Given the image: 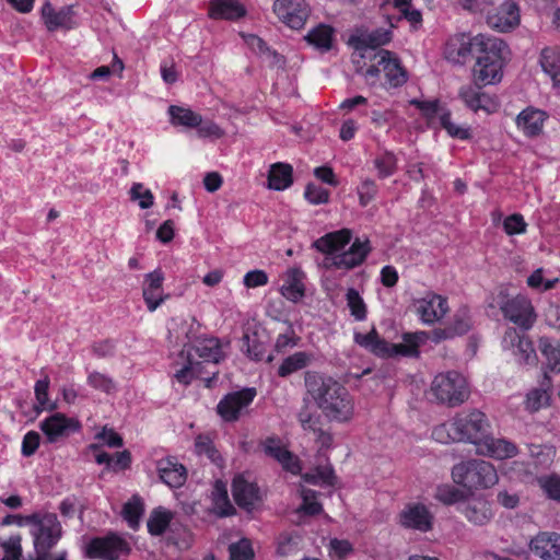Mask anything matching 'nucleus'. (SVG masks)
Masks as SVG:
<instances>
[{"label":"nucleus","instance_id":"79ce46f5","mask_svg":"<svg viewBox=\"0 0 560 560\" xmlns=\"http://www.w3.org/2000/svg\"><path fill=\"white\" fill-rule=\"evenodd\" d=\"M167 114L170 122L175 127L195 128L201 122V115L189 107L171 105Z\"/></svg>","mask_w":560,"mask_h":560},{"label":"nucleus","instance_id":"ea45409f","mask_svg":"<svg viewBox=\"0 0 560 560\" xmlns=\"http://www.w3.org/2000/svg\"><path fill=\"white\" fill-rule=\"evenodd\" d=\"M385 7L396 9L400 18L405 19L412 31H418L422 27V13L412 4V0H385Z\"/></svg>","mask_w":560,"mask_h":560},{"label":"nucleus","instance_id":"bb28decb","mask_svg":"<svg viewBox=\"0 0 560 560\" xmlns=\"http://www.w3.org/2000/svg\"><path fill=\"white\" fill-rule=\"evenodd\" d=\"M530 549L544 560H560V534L541 533L530 540Z\"/></svg>","mask_w":560,"mask_h":560},{"label":"nucleus","instance_id":"473e14b6","mask_svg":"<svg viewBox=\"0 0 560 560\" xmlns=\"http://www.w3.org/2000/svg\"><path fill=\"white\" fill-rule=\"evenodd\" d=\"M353 339L357 345L381 358H390V351L394 349L374 328L365 334L354 332Z\"/></svg>","mask_w":560,"mask_h":560},{"label":"nucleus","instance_id":"864d4df0","mask_svg":"<svg viewBox=\"0 0 560 560\" xmlns=\"http://www.w3.org/2000/svg\"><path fill=\"white\" fill-rule=\"evenodd\" d=\"M143 511L144 508L141 498L133 495L124 504L121 514L129 527L136 529L139 526Z\"/></svg>","mask_w":560,"mask_h":560},{"label":"nucleus","instance_id":"8fccbe9b","mask_svg":"<svg viewBox=\"0 0 560 560\" xmlns=\"http://www.w3.org/2000/svg\"><path fill=\"white\" fill-rule=\"evenodd\" d=\"M174 514L162 506L154 509L148 520L147 526L151 535H162L168 527Z\"/></svg>","mask_w":560,"mask_h":560},{"label":"nucleus","instance_id":"58836bf2","mask_svg":"<svg viewBox=\"0 0 560 560\" xmlns=\"http://www.w3.org/2000/svg\"><path fill=\"white\" fill-rule=\"evenodd\" d=\"M42 18L46 27L49 31H55L59 27H70L72 11L70 8H62L59 11H55L51 3L46 1L42 8Z\"/></svg>","mask_w":560,"mask_h":560},{"label":"nucleus","instance_id":"c03bdc74","mask_svg":"<svg viewBox=\"0 0 560 560\" xmlns=\"http://www.w3.org/2000/svg\"><path fill=\"white\" fill-rule=\"evenodd\" d=\"M49 377L45 375L43 378L38 380L35 383L34 386V394H35V410L37 413L42 411H52L58 408V405L56 401L51 400L49 398Z\"/></svg>","mask_w":560,"mask_h":560},{"label":"nucleus","instance_id":"09e8293b","mask_svg":"<svg viewBox=\"0 0 560 560\" xmlns=\"http://www.w3.org/2000/svg\"><path fill=\"white\" fill-rule=\"evenodd\" d=\"M332 36L334 30L331 26L319 24L307 33L305 39L308 44L320 50H328L332 44Z\"/></svg>","mask_w":560,"mask_h":560},{"label":"nucleus","instance_id":"3c124183","mask_svg":"<svg viewBox=\"0 0 560 560\" xmlns=\"http://www.w3.org/2000/svg\"><path fill=\"white\" fill-rule=\"evenodd\" d=\"M410 104L416 106L429 121H432L434 118H436L440 122L442 113L450 110L438 98L411 100Z\"/></svg>","mask_w":560,"mask_h":560},{"label":"nucleus","instance_id":"f03ea898","mask_svg":"<svg viewBox=\"0 0 560 560\" xmlns=\"http://www.w3.org/2000/svg\"><path fill=\"white\" fill-rule=\"evenodd\" d=\"M492 430L488 416L479 409L456 412L446 422L432 430V438L442 444L466 443L477 450L486 435Z\"/></svg>","mask_w":560,"mask_h":560},{"label":"nucleus","instance_id":"6e6552de","mask_svg":"<svg viewBox=\"0 0 560 560\" xmlns=\"http://www.w3.org/2000/svg\"><path fill=\"white\" fill-rule=\"evenodd\" d=\"M452 479L467 489H489L499 481L497 468L483 459H469L452 468Z\"/></svg>","mask_w":560,"mask_h":560},{"label":"nucleus","instance_id":"338daca9","mask_svg":"<svg viewBox=\"0 0 560 560\" xmlns=\"http://www.w3.org/2000/svg\"><path fill=\"white\" fill-rule=\"evenodd\" d=\"M195 452L200 456L208 457L211 462H217L219 454L213 446L212 440L208 435H198L195 440Z\"/></svg>","mask_w":560,"mask_h":560},{"label":"nucleus","instance_id":"774afa93","mask_svg":"<svg viewBox=\"0 0 560 560\" xmlns=\"http://www.w3.org/2000/svg\"><path fill=\"white\" fill-rule=\"evenodd\" d=\"M301 495L303 503L300 511L308 515H316L320 513L322 504L317 501V494L315 491L311 489H303Z\"/></svg>","mask_w":560,"mask_h":560},{"label":"nucleus","instance_id":"9b49d317","mask_svg":"<svg viewBox=\"0 0 560 560\" xmlns=\"http://www.w3.org/2000/svg\"><path fill=\"white\" fill-rule=\"evenodd\" d=\"M412 306L420 322L434 325L441 322L450 312L447 299L433 291H425L412 300Z\"/></svg>","mask_w":560,"mask_h":560},{"label":"nucleus","instance_id":"c756f323","mask_svg":"<svg viewBox=\"0 0 560 560\" xmlns=\"http://www.w3.org/2000/svg\"><path fill=\"white\" fill-rule=\"evenodd\" d=\"M304 273L299 268H290L283 275V283L280 293L288 301L298 303L304 296Z\"/></svg>","mask_w":560,"mask_h":560},{"label":"nucleus","instance_id":"4468645a","mask_svg":"<svg viewBox=\"0 0 560 560\" xmlns=\"http://www.w3.org/2000/svg\"><path fill=\"white\" fill-rule=\"evenodd\" d=\"M272 11L281 23L300 30L310 18L311 7L306 0H275Z\"/></svg>","mask_w":560,"mask_h":560},{"label":"nucleus","instance_id":"dca6fc26","mask_svg":"<svg viewBox=\"0 0 560 560\" xmlns=\"http://www.w3.org/2000/svg\"><path fill=\"white\" fill-rule=\"evenodd\" d=\"M129 550L128 542L120 536L110 534L92 539L85 547L89 558L114 560Z\"/></svg>","mask_w":560,"mask_h":560},{"label":"nucleus","instance_id":"4be33fe9","mask_svg":"<svg viewBox=\"0 0 560 560\" xmlns=\"http://www.w3.org/2000/svg\"><path fill=\"white\" fill-rule=\"evenodd\" d=\"M548 117L547 112L527 106L516 116L515 125L526 138H537L542 133Z\"/></svg>","mask_w":560,"mask_h":560},{"label":"nucleus","instance_id":"7ed1b4c3","mask_svg":"<svg viewBox=\"0 0 560 560\" xmlns=\"http://www.w3.org/2000/svg\"><path fill=\"white\" fill-rule=\"evenodd\" d=\"M352 232L349 229L325 234L315 241L317 250L326 255V261L337 269L350 270L360 266L372 247L368 238H355L352 243Z\"/></svg>","mask_w":560,"mask_h":560},{"label":"nucleus","instance_id":"a211bd4d","mask_svg":"<svg viewBox=\"0 0 560 560\" xmlns=\"http://www.w3.org/2000/svg\"><path fill=\"white\" fill-rule=\"evenodd\" d=\"M487 37L488 35L486 34H477L475 36L465 33L455 34L446 40L444 56L453 63L463 65L470 55H476L477 39Z\"/></svg>","mask_w":560,"mask_h":560},{"label":"nucleus","instance_id":"69168bd1","mask_svg":"<svg viewBox=\"0 0 560 560\" xmlns=\"http://www.w3.org/2000/svg\"><path fill=\"white\" fill-rule=\"evenodd\" d=\"M502 225L504 232L510 236L524 234L527 229V223L525 222L524 217L520 213H514L504 218Z\"/></svg>","mask_w":560,"mask_h":560},{"label":"nucleus","instance_id":"a19ab883","mask_svg":"<svg viewBox=\"0 0 560 560\" xmlns=\"http://www.w3.org/2000/svg\"><path fill=\"white\" fill-rule=\"evenodd\" d=\"M211 501L212 511L218 516H229L235 512L228 495L226 483L221 480H217L213 485Z\"/></svg>","mask_w":560,"mask_h":560},{"label":"nucleus","instance_id":"423d86ee","mask_svg":"<svg viewBox=\"0 0 560 560\" xmlns=\"http://www.w3.org/2000/svg\"><path fill=\"white\" fill-rule=\"evenodd\" d=\"M489 306H498L504 318L525 330L530 329L536 322L537 316L530 300L522 294L510 296L503 287L491 294Z\"/></svg>","mask_w":560,"mask_h":560},{"label":"nucleus","instance_id":"4c0bfd02","mask_svg":"<svg viewBox=\"0 0 560 560\" xmlns=\"http://www.w3.org/2000/svg\"><path fill=\"white\" fill-rule=\"evenodd\" d=\"M293 183V168L287 163H275L268 173L267 187L272 190H284Z\"/></svg>","mask_w":560,"mask_h":560},{"label":"nucleus","instance_id":"412c9836","mask_svg":"<svg viewBox=\"0 0 560 560\" xmlns=\"http://www.w3.org/2000/svg\"><path fill=\"white\" fill-rule=\"evenodd\" d=\"M164 273L155 269L144 276L142 283V296L149 312L156 311L167 299L163 292Z\"/></svg>","mask_w":560,"mask_h":560},{"label":"nucleus","instance_id":"393cba45","mask_svg":"<svg viewBox=\"0 0 560 560\" xmlns=\"http://www.w3.org/2000/svg\"><path fill=\"white\" fill-rule=\"evenodd\" d=\"M390 38L392 33L389 30L378 28L372 32H361L352 35L349 39V44L354 48L355 52H359L360 57H365V50L385 45Z\"/></svg>","mask_w":560,"mask_h":560},{"label":"nucleus","instance_id":"052dcab7","mask_svg":"<svg viewBox=\"0 0 560 560\" xmlns=\"http://www.w3.org/2000/svg\"><path fill=\"white\" fill-rule=\"evenodd\" d=\"M374 166L377 170L381 178L393 175L396 171L397 160L392 152H384L376 156L374 160Z\"/></svg>","mask_w":560,"mask_h":560},{"label":"nucleus","instance_id":"72a5a7b5","mask_svg":"<svg viewBox=\"0 0 560 560\" xmlns=\"http://www.w3.org/2000/svg\"><path fill=\"white\" fill-rule=\"evenodd\" d=\"M429 339L425 331L406 332L402 335V340L399 343H390L394 348L390 351L393 357H418L420 346L424 345Z\"/></svg>","mask_w":560,"mask_h":560},{"label":"nucleus","instance_id":"aec40b11","mask_svg":"<svg viewBox=\"0 0 560 560\" xmlns=\"http://www.w3.org/2000/svg\"><path fill=\"white\" fill-rule=\"evenodd\" d=\"M476 453L495 460H504L515 457L518 454V447L514 442L505 438L493 436L492 430H490L476 450Z\"/></svg>","mask_w":560,"mask_h":560},{"label":"nucleus","instance_id":"0e129e2a","mask_svg":"<svg viewBox=\"0 0 560 560\" xmlns=\"http://www.w3.org/2000/svg\"><path fill=\"white\" fill-rule=\"evenodd\" d=\"M243 348L245 349L247 355L256 361L262 360L266 353L265 345L259 341L255 335L250 336L246 334L243 337Z\"/></svg>","mask_w":560,"mask_h":560},{"label":"nucleus","instance_id":"cd10ccee","mask_svg":"<svg viewBox=\"0 0 560 560\" xmlns=\"http://www.w3.org/2000/svg\"><path fill=\"white\" fill-rule=\"evenodd\" d=\"M232 491L238 506L252 511L259 501L258 488L240 475L233 479Z\"/></svg>","mask_w":560,"mask_h":560},{"label":"nucleus","instance_id":"37998d69","mask_svg":"<svg viewBox=\"0 0 560 560\" xmlns=\"http://www.w3.org/2000/svg\"><path fill=\"white\" fill-rule=\"evenodd\" d=\"M194 350L199 359L206 363H218L222 358V351L219 340L215 338L198 339L197 342L190 348Z\"/></svg>","mask_w":560,"mask_h":560},{"label":"nucleus","instance_id":"9d476101","mask_svg":"<svg viewBox=\"0 0 560 560\" xmlns=\"http://www.w3.org/2000/svg\"><path fill=\"white\" fill-rule=\"evenodd\" d=\"M374 63L364 73L369 84H376L380 81L381 73L384 74V85L388 89L399 88L407 82L408 73L395 54L382 49L374 55Z\"/></svg>","mask_w":560,"mask_h":560},{"label":"nucleus","instance_id":"2f4dec72","mask_svg":"<svg viewBox=\"0 0 560 560\" xmlns=\"http://www.w3.org/2000/svg\"><path fill=\"white\" fill-rule=\"evenodd\" d=\"M161 480L171 488H178L186 481V468L173 457L158 462Z\"/></svg>","mask_w":560,"mask_h":560},{"label":"nucleus","instance_id":"680f3d73","mask_svg":"<svg viewBox=\"0 0 560 560\" xmlns=\"http://www.w3.org/2000/svg\"><path fill=\"white\" fill-rule=\"evenodd\" d=\"M86 382L92 388L105 394H112L116 389L114 381L106 374L100 372H91L88 375Z\"/></svg>","mask_w":560,"mask_h":560},{"label":"nucleus","instance_id":"ddd939ff","mask_svg":"<svg viewBox=\"0 0 560 560\" xmlns=\"http://www.w3.org/2000/svg\"><path fill=\"white\" fill-rule=\"evenodd\" d=\"M252 387L226 394L217 405V412L226 422L238 420L256 397Z\"/></svg>","mask_w":560,"mask_h":560},{"label":"nucleus","instance_id":"bf43d9fd","mask_svg":"<svg viewBox=\"0 0 560 560\" xmlns=\"http://www.w3.org/2000/svg\"><path fill=\"white\" fill-rule=\"evenodd\" d=\"M129 198L137 202L141 209H149L154 203V196L149 188L141 183H133L129 190Z\"/></svg>","mask_w":560,"mask_h":560},{"label":"nucleus","instance_id":"20e7f679","mask_svg":"<svg viewBox=\"0 0 560 560\" xmlns=\"http://www.w3.org/2000/svg\"><path fill=\"white\" fill-rule=\"evenodd\" d=\"M476 46V61L472 67L475 83L483 86L499 83L503 77L506 44L500 38L488 35L487 38L477 39Z\"/></svg>","mask_w":560,"mask_h":560},{"label":"nucleus","instance_id":"39448f33","mask_svg":"<svg viewBox=\"0 0 560 560\" xmlns=\"http://www.w3.org/2000/svg\"><path fill=\"white\" fill-rule=\"evenodd\" d=\"M14 518L18 526L28 527L34 552L51 551L62 538L63 528L56 513L37 511Z\"/></svg>","mask_w":560,"mask_h":560},{"label":"nucleus","instance_id":"f257e3e1","mask_svg":"<svg viewBox=\"0 0 560 560\" xmlns=\"http://www.w3.org/2000/svg\"><path fill=\"white\" fill-rule=\"evenodd\" d=\"M305 386L308 396L324 417L337 423H348L355 415V401L350 392L332 377L307 373Z\"/></svg>","mask_w":560,"mask_h":560},{"label":"nucleus","instance_id":"5fc2aeb1","mask_svg":"<svg viewBox=\"0 0 560 560\" xmlns=\"http://www.w3.org/2000/svg\"><path fill=\"white\" fill-rule=\"evenodd\" d=\"M186 354H187L186 362L174 374L175 380L183 385H188L192 382V380L199 373V365L201 364V362L196 361L194 359V355H192V353H190L189 349H187Z\"/></svg>","mask_w":560,"mask_h":560},{"label":"nucleus","instance_id":"6ab92c4d","mask_svg":"<svg viewBox=\"0 0 560 560\" xmlns=\"http://www.w3.org/2000/svg\"><path fill=\"white\" fill-rule=\"evenodd\" d=\"M433 522V513L421 502L408 503L399 513V524L408 529L427 533L432 529Z\"/></svg>","mask_w":560,"mask_h":560},{"label":"nucleus","instance_id":"f704fd0d","mask_svg":"<svg viewBox=\"0 0 560 560\" xmlns=\"http://www.w3.org/2000/svg\"><path fill=\"white\" fill-rule=\"evenodd\" d=\"M471 326L470 310L467 306H462L455 312L450 326L436 334L435 340L451 338L455 335H464L470 330Z\"/></svg>","mask_w":560,"mask_h":560},{"label":"nucleus","instance_id":"b1692460","mask_svg":"<svg viewBox=\"0 0 560 560\" xmlns=\"http://www.w3.org/2000/svg\"><path fill=\"white\" fill-rule=\"evenodd\" d=\"M262 448L266 455L275 458L285 470L292 474L300 472L301 465L299 458L288 451L281 440L268 438L264 441Z\"/></svg>","mask_w":560,"mask_h":560},{"label":"nucleus","instance_id":"de8ad7c7","mask_svg":"<svg viewBox=\"0 0 560 560\" xmlns=\"http://www.w3.org/2000/svg\"><path fill=\"white\" fill-rule=\"evenodd\" d=\"M312 355L305 351H298L285 358L278 369L281 377H287L308 365Z\"/></svg>","mask_w":560,"mask_h":560},{"label":"nucleus","instance_id":"1a4fd4ad","mask_svg":"<svg viewBox=\"0 0 560 560\" xmlns=\"http://www.w3.org/2000/svg\"><path fill=\"white\" fill-rule=\"evenodd\" d=\"M430 394L439 404L457 407L469 398L470 386L467 378L459 372H441L433 377Z\"/></svg>","mask_w":560,"mask_h":560},{"label":"nucleus","instance_id":"5701e85b","mask_svg":"<svg viewBox=\"0 0 560 560\" xmlns=\"http://www.w3.org/2000/svg\"><path fill=\"white\" fill-rule=\"evenodd\" d=\"M458 96L464 104L475 113L482 110L487 114H491L497 112L499 107L494 97L479 91V89L474 85L462 86L458 91Z\"/></svg>","mask_w":560,"mask_h":560},{"label":"nucleus","instance_id":"603ef678","mask_svg":"<svg viewBox=\"0 0 560 560\" xmlns=\"http://www.w3.org/2000/svg\"><path fill=\"white\" fill-rule=\"evenodd\" d=\"M346 301L350 314L355 320L363 322L366 319L368 306L358 290L349 288L346 293Z\"/></svg>","mask_w":560,"mask_h":560},{"label":"nucleus","instance_id":"13d9d810","mask_svg":"<svg viewBox=\"0 0 560 560\" xmlns=\"http://www.w3.org/2000/svg\"><path fill=\"white\" fill-rule=\"evenodd\" d=\"M464 497L465 494L462 490L447 483L438 486L434 493V498L445 505L462 502Z\"/></svg>","mask_w":560,"mask_h":560},{"label":"nucleus","instance_id":"0eeeda50","mask_svg":"<svg viewBox=\"0 0 560 560\" xmlns=\"http://www.w3.org/2000/svg\"><path fill=\"white\" fill-rule=\"evenodd\" d=\"M556 455L557 450L552 445L530 444L529 462L514 460L502 469V474L510 479L525 482L534 478L537 479L539 472L546 471L552 467Z\"/></svg>","mask_w":560,"mask_h":560},{"label":"nucleus","instance_id":"7c9ffc66","mask_svg":"<svg viewBox=\"0 0 560 560\" xmlns=\"http://www.w3.org/2000/svg\"><path fill=\"white\" fill-rule=\"evenodd\" d=\"M246 46L255 54H257L264 62L270 67L282 68L285 63L284 58L277 51L271 50L266 43L254 34L241 33Z\"/></svg>","mask_w":560,"mask_h":560},{"label":"nucleus","instance_id":"a18cd8bd","mask_svg":"<svg viewBox=\"0 0 560 560\" xmlns=\"http://www.w3.org/2000/svg\"><path fill=\"white\" fill-rule=\"evenodd\" d=\"M538 347L547 360L548 368L560 372V341L544 336L539 339Z\"/></svg>","mask_w":560,"mask_h":560},{"label":"nucleus","instance_id":"f8f14e48","mask_svg":"<svg viewBox=\"0 0 560 560\" xmlns=\"http://www.w3.org/2000/svg\"><path fill=\"white\" fill-rule=\"evenodd\" d=\"M501 347L504 352L512 355L520 365L534 366L537 354L532 340L517 329L510 327L505 330Z\"/></svg>","mask_w":560,"mask_h":560},{"label":"nucleus","instance_id":"c9c22d12","mask_svg":"<svg viewBox=\"0 0 560 560\" xmlns=\"http://www.w3.org/2000/svg\"><path fill=\"white\" fill-rule=\"evenodd\" d=\"M245 8L237 0H211L209 16L212 19L236 20L245 15Z\"/></svg>","mask_w":560,"mask_h":560},{"label":"nucleus","instance_id":"4d7b16f0","mask_svg":"<svg viewBox=\"0 0 560 560\" xmlns=\"http://www.w3.org/2000/svg\"><path fill=\"white\" fill-rule=\"evenodd\" d=\"M537 483L548 499L560 502L559 475L550 474L537 477Z\"/></svg>","mask_w":560,"mask_h":560},{"label":"nucleus","instance_id":"2eb2a0df","mask_svg":"<svg viewBox=\"0 0 560 560\" xmlns=\"http://www.w3.org/2000/svg\"><path fill=\"white\" fill-rule=\"evenodd\" d=\"M39 428L48 443H57L70 434L79 432L82 425L77 418L55 412L40 421Z\"/></svg>","mask_w":560,"mask_h":560},{"label":"nucleus","instance_id":"f3484780","mask_svg":"<svg viewBox=\"0 0 560 560\" xmlns=\"http://www.w3.org/2000/svg\"><path fill=\"white\" fill-rule=\"evenodd\" d=\"M488 26L499 33L514 31L521 24V10L514 0H504L487 15Z\"/></svg>","mask_w":560,"mask_h":560},{"label":"nucleus","instance_id":"e433bc0d","mask_svg":"<svg viewBox=\"0 0 560 560\" xmlns=\"http://www.w3.org/2000/svg\"><path fill=\"white\" fill-rule=\"evenodd\" d=\"M539 65L553 84L560 86V47L549 46L541 49Z\"/></svg>","mask_w":560,"mask_h":560},{"label":"nucleus","instance_id":"c85d7f7f","mask_svg":"<svg viewBox=\"0 0 560 560\" xmlns=\"http://www.w3.org/2000/svg\"><path fill=\"white\" fill-rule=\"evenodd\" d=\"M552 385L550 378L545 375L540 384L530 388L525 396L524 407L529 412H536L550 406Z\"/></svg>","mask_w":560,"mask_h":560},{"label":"nucleus","instance_id":"49530a36","mask_svg":"<svg viewBox=\"0 0 560 560\" xmlns=\"http://www.w3.org/2000/svg\"><path fill=\"white\" fill-rule=\"evenodd\" d=\"M440 125L451 138L463 141L472 138V129L470 125L456 124L455 121H453L451 110L442 113Z\"/></svg>","mask_w":560,"mask_h":560},{"label":"nucleus","instance_id":"a878e982","mask_svg":"<svg viewBox=\"0 0 560 560\" xmlns=\"http://www.w3.org/2000/svg\"><path fill=\"white\" fill-rule=\"evenodd\" d=\"M458 510L474 525H486L493 517L491 504L483 498L469 499Z\"/></svg>","mask_w":560,"mask_h":560},{"label":"nucleus","instance_id":"e2e57ef3","mask_svg":"<svg viewBox=\"0 0 560 560\" xmlns=\"http://www.w3.org/2000/svg\"><path fill=\"white\" fill-rule=\"evenodd\" d=\"M230 560H254L255 553L252 542L247 538H242L229 548Z\"/></svg>","mask_w":560,"mask_h":560},{"label":"nucleus","instance_id":"6e6d98bb","mask_svg":"<svg viewBox=\"0 0 560 560\" xmlns=\"http://www.w3.org/2000/svg\"><path fill=\"white\" fill-rule=\"evenodd\" d=\"M0 547L4 553L3 558L23 560L22 536L20 534L0 538Z\"/></svg>","mask_w":560,"mask_h":560}]
</instances>
